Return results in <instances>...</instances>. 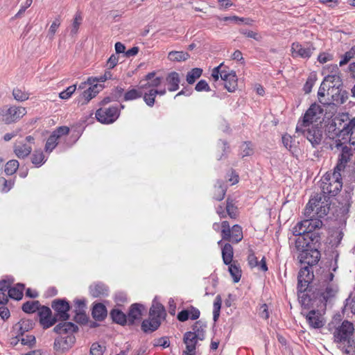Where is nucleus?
<instances>
[{"label": "nucleus", "instance_id": "obj_1", "mask_svg": "<svg viewBox=\"0 0 355 355\" xmlns=\"http://www.w3.org/2000/svg\"><path fill=\"white\" fill-rule=\"evenodd\" d=\"M329 132L332 130V138H340L353 146L355 150V117L350 119L348 113H342L336 116L329 126ZM331 137V135L329 136Z\"/></svg>", "mask_w": 355, "mask_h": 355}, {"label": "nucleus", "instance_id": "obj_2", "mask_svg": "<svg viewBox=\"0 0 355 355\" xmlns=\"http://www.w3.org/2000/svg\"><path fill=\"white\" fill-rule=\"evenodd\" d=\"M334 275L330 270H324L318 279V284L311 293V299H318L321 302H327L335 297L338 287L334 281Z\"/></svg>", "mask_w": 355, "mask_h": 355}, {"label": "nucleus", "instance_id": "obj_3", "mask_svg": "<svg viewBox=\"0 0 355 355\" xmlns=\"http://www.w3.org/2000/svg\"><path fill=\"white\" fill-rule=\"evenodd\" d=\"M354 331L353 324L344 320L332 333L334 343L345 355H355V340L352 338Z\"/></svg>", "mask_w": 355, "mask_h": 355}, {"label": "nucleus", "instance_id": "obj_4", "mask_svg": "<svg viewBox=\"0 0 355 355\" xmlns=\"http://www.w3.org/2000/svg\"><path fill=\"white\" fill-rule=\"evenodd\" d=\"M314 279L313 270L310 266L302 268L297 275V294L302 306H307L311 301L313 291L312 282Z\"/></svg>", "mask_w": 355, "mask_h": 355}, {"label": "nucleus", "instance_id": "obj_5", "mask_svg": "<svg viewBox=\"0 0 355 355\" xmlns=\"http://www.w3.org/2000/svg\"><path fill=\"white\" fill-rule=\"evenodd\" d=\"M78 330V327L71 322H60L53 328V331L58 334H66L64 337L58 336L55 339L53 348L55 351L64 352L74 344L76 338L73 333Z\"/></svg>", "mask_w": 355, "mask_h": 355}, {"label": "nucleus", "instance_id": "obj_6", "mask_svg": "<svg viewBox=\"0 0 355 355\" xmlns=\"http://www.w3.org/2000/svg\"><path fill=\"white\" fill-rule=\"evenodd\" d=\"M329 197L322 193H317L311 198L305 208L306 217L323 218L330 209Z\"/></svg>", "mask_w": 355, "mask_h": 355}, {"label": "nucleus", "instance_id": "obj_7", "mask_svg": "<svg viewBox=\"0 0 355 355\" xmlns=\"http://www.w3.org/2000/svg\"><path fill=\"white\" fill-rule=\"evenodd\" d=\"M343 187L340 173L334 170L333 172L327 173L320 180L322 194L329 196H335Z\"/></svg>", "mask_w": 355, "mask_h": 355}, {"label": "nucleus", "instance_id": "obj_8", "mask_svg": "<svg viewBox=\"0 0 355 355\" xmlns=\"http://www.w3.org/2000/svg\"><path fill=\"white\" fill-rule=\"evenodd\" d=\"M347 144L348 143L344 142V141L340 138H336L334 142V148L340 150L338 163L334 170L340 173L345 169L347 163L350 160L352 156V149L347 146Z\"/></svg>", "mask_w": 355, "mask_h": 355}, {"label": "nucleus", "instance_id": "obj_9", "mask_svg": "<svg viewBox=\"0 0 355 355\" xmlns=\"http://www.w3.org/2000/svg\"><path fill=\"white\" fill-rule=\"evenodd\" d=\"M327 99H320V103L323 105L343 104L348 99V92L343 89L342 86L334 87L327 93Z\"/></svg>", "mask_w": 355, "mask_h": 355}, {"label": "nucleus", "instance_id": "obj_10", "mask_svg": "<svg viewBox=\"0 0 355 355\" xmlns=\"http://www.w3.org/2000/svg\"><path fill=\"white\" fill-rule=\"evenodd\" d=\"M323 110L316 104H313L307 110L302 120H299L296 130H301L302 128L309 127L313 122H316L320 119Z\"/></svg>", "mask_w": 355, "mask_h": 355}, {"label": "nucleus", "instance_id": "obj_11", "mask_svg": "<svg viewBox=\"0 0 355 355\" xmlns=\"http://www.w3.org/2000/svg\"><path fill=\"white\" fill-rule=\"evenodd\" d=\"M26 114V108L21 106L4 107L1 112L2 121L6 124H10L19 120Z\"/></svg>", "mask_w": 355, "mask_h": 355}, {"label": "nucleus", "instance_id": "obj_12", "mask_svg": "<svg viewBox=\"0 0 355 355\" xmlns=\"http://www.w3.org/2000/svg\"><path fill=\"white\" fill-rule=\"evenodd\" d=\"M318 248L315 245H311L309 248H306L302 251L297 258L301 263L307 264L306 266L313 267L316 265L320 259V252L318 249Z\"/></svg>", "mask_w": 355, "mask_h": 355}, {"label": "nucleus", "instance_id": "obj_13", "mask_svg": "<svg viewBox=\"0 0 355 355\" xmlns=\"http://www.w3.org/2000/svg\"><path fill=\"white\" fill-rule=\"evenodd\" d=\"M119 116L117 107L100 108L96 112V118L101 123L109 124L114 122Z\"/></svg>", "mask_w": 355, "mask_h": 355}, {"label": "nucleus", "instance_id": "obj_14", "mask_svg": "<svg viewBox=\"0 0 355 355\" xmlns=\"http://www.w3.org/2000/svg\"><path fill=\"white\" fill-rule=\"evenodd\" d=\"M51 307L55 312L54 317H57L58 321L66 322L69 319L68 312L70 309V306L67 300L63 299L54 300L51 303Z\"/></svg>", "mask_w": 355, "mask_h": 355}, {"label": "nucleus", "instance_id": "obj_15", "mask_svg": "<svg viewBox=\"0 0 355 355\" xmlns=\"http://www.w3.org/2000/svg\"><path fill=\"white\" fill-rule=\"evenodd\" d=\"M300 132L310 141L313 146H316L321 143L322 139V130L317 125H310L296 130Z\"/></svg>", "mask_w": 355, "mask_h": 355}, {"label": "nucleus", "instance_id": "obj_16", "mask_svg": "<svg viewBox=\"0 0 355 355\" xmlns=\"http://www.w3.org/2000/svg\"><path fill=\"white\" fill-rule=\"evenodd\" d=\"M315 47L312 43L307 42L302 44L299 42H294L291 46V51L293 57H300L303 59H309L314 51Z\"/></svg>", "mask_w": 355, "mask_h": 355}, {"label": "nucleus", "instance_id": "obj_17", "mask_svg": "<svg viewBox=\"0 0 355 355\" xmlns=\"http://www.w3.org/2000/svg\"><path fill=\"white\" fill-rule=\"evenodd\" d=\"M37 311L40 322L43 328L48 329L58 322L57 317L52 315V312L50 308L42 306L41 307L40 306Z\"/></svg>", "mask_w": 355, "mask_h": 355}, {"label": "nucleus", "instance_id": "obj_18", "mask_svg": "<svg viewBox=\"0 0 355 355\" xmlns=\"http://www.w3.org/2000/svg\"><path fill=\"white\" fill-rule=\"evenodd\" d=\"M306 320L311 328L320 329L324 324V320L319 311L311 310L306 313Z\"/></svg>", "mask_w": 355, "mask_h": 355}, {"label": "nucleus", "instance_id": "obj_19", "mask_svg": "<svg viewBox=\"0 0 355 355\" xmlns=\"http://www.w3.org/2000/svg\"><path fill=\"white\" fill-rule=\"evenodd\" d=\"M220 78L225 82L224 87L230 92H233L237 87V78L233 71L220 74Z\"/></svg>", "mask_w": 355, "mask_h": 355}, {"label": "nucleus", "instance_id": "obj_20", "mask_svg": "<svg viewBox=\"0 0 355 355\" xmlns=\"http://www.w3.org/2000/svg\"><path fill=\"white\" fill-rule=\"evenodd\" d=\"M307 219L300 222V226L304 227L306 232H315L322 226V222L320 220V218L317 217H306Z\"/></svg>", "mask_w": 355, "mask_h": 355}, {"label": "nucleus", "instance_id": "obj_21", "mask_svg": "<svg viewBox=\"0 0 355 355\" xmlns=\"http://www.w3.org/2000/svg\"><path fill=\"white\" fill-rule=\"evenodd\" d=\"M144 309L143 305L139 304H134L130 306L127 315L128 324H133L135 320L141 318Z\"/></svg>", "mask_w": 355, "mask_h": 355}, {"label": "nucleus", "instance_id": "obj_22", "mask_svg": "<svg viewBox=\"0 0 355 355\" xmlns=\"http://www.w3.org/2000/svg\"><path fill=\"white\" fill-rule=\"evenodd\" d=\"M149 315L153 318H159V321L164 319L166 311L164 306L157 302H153L150 309Z\"/></svg>", "mask_w": 355, "mask_h": 355}, {"label": "nucleus", "instance_id": "obj_23", "mask_svg": "<svg viewBox=\"0 0 355 355\" xmlns=\"http://www.w3.org/2000/svg\"><path fill=\"white\" fill-rule=\"evenodd\" d=\"M198 340H200L198 338H196L195 334H191V331H187L184 334L183 341L186 345V350L189 352H195Z\"/></svg>", "mask_w": 355, "mask_h": 355}, {"label": "nucleus", "instance_id": "obj_24", "mask_svg": "<svg viewBox=\"0 0 355 355\" xmlns=\"http://www.w3.org/2000/svg\"><path fill=\"white\" fill-rule=\"evenodd\" d=\"M161 321L159 318H153L149 315L148 320H144L141 324V329L144 332H153L160 326Z\"/></svg>", "mask_w": 355, "mask_h": 355}, {"label": "nucleus", "instance_id": "obj_25", "mask_svg": "<svg viewBox=\"0 0 355 355\" xmlns=\"http://www.w3.org/2000/svg\"><path fill=\"white\" fill-rule=\"evenodd\" d=\"M166 80L168 85V91L175 92L179 89L180 79L179 74L177 72L173 71L168 73Z\"/></svg>", "mask_w": 355, "mask_h": 355}, {"label": "nucleus", "instance_id": "obj_26", "mask_svg": "<svg viewBox=\"0 0 355 355\" xmlns=\"http://www.w3.org/2000/svg\"><path fill=\"white\" fill-rule=\"evenodd\" d=\"M92 315L96 320H103L107 315L106 307L101 303L95 304L92 309Z\"/></svg>", "mask_w": 355, "mask_h": 355}, {"label": "nucleus", "instance_id": "obj_27", "mask_svg": "<svg viewBox=\"0 0 355 355\" xmlns=\"http://www.w3.org/2000/svg\"><path fill=\"white\" fill-rule=\"evenodd\" d=\"M248 261L251 268L257 266L262 271L268 270V267L264 257L261 259L260 263H259L257 258L255 257L254 254L251 252L248 257Z\"/></svg>", "mask_w": 355, "mask_h": 355}, {"label": "nucleus", "instance_id": "obj_28", "mask_svg": "<svg viewBox=\"0 0 355 355\" xmlns=\"http://www.w3.org/2000/svg\"><path fill=\"white\" fill-rule=\"evenodd\" d=\"M233 248L230 243H225L222 248L223 261L225 265H229L233 262Z\"/></svg>", "mask_w": 355, "mask_h": 355}, {"label": "nucleus", "instance_id": "obj_29", "mask_svg": "<svg viewBox=\"0 0 355 355\" xmlns=\"http://www.w3.org/2000/svg\"><path fill=\"white\" fill-rule=\"evenodd\" d=\"M110 316L112 320L117 324L124 325L128 323L127 315L119 309H112L110 312Z\"/></svg>", "mask_w": 355, "mask_h": 355}, {"label": "nucleus", "instance_id": "obj_30", "mask_svg": "<svg viewBox=\"0 0 355 355\" xmlns=\"http://www.w3.org/2000/svg\"><path fill=\"white\" fill-rule=\"evenodd\" d=\"M24 285L22 284H17L15 286L10 287L8 290V297L16 300H20L23 297V291Z\"/></svg>", "mask_w": 355, "mask_h": 355}, {"label": "nucleus", "instance_id": "obj_31", "mask_svg": "<svg viewBox=\"0 0 355 355\" xmlns=\"http://www.w3.org/2000/svg\"><path fill=\"white\" fill-rule=\"evenodd\" d=\"M294 244L295 250L299 252V254L311 245V243L307 241V238L304 236V235L297 236L295 239Z\"/></svg>", "mask_w": 355, "mask_h": 355}, {"label": "nucleus", "instance_id": "obj_32", "mask_svg": "<svg viewBox=\"0 0 355 355\" xmlns=\"http://www.w3.org/2000/svg\"><path fill=\"white\" fill-rule=\"evenodd\" d=\"M32 147L27 144H19L14 146V152L19 158H24L30 155Z\"/></svg>", "mask_w": 355, "mask_h": 355}, {"label": "nucleus", "instance_id": "obj_33", "mask_svg": "<svg viewBox=\"0 0 355 355\" xmlns=\"http://www.w3.org/2000/svg\"><path fill=\"white\" fill-rule=\"evenodd\" d=\"M206 325L203 324L200 321L196 322L192 327L191 334H195L196 338L200 340H203L205 337Z\"/></svg>", "mask_w": 355, "mask_h": 355}, {"label": "nucleus", "instance_id": "obj_34", "mask_svg": "<svg viewBox=\"0 0 355 355\" xmlns=\"http://www.w3.org/2000/svg\"><path fill=\"white\" fill-rule=\"evenodd\" d=\"M190 57L187 52L172 51L168 53V58L173 62H182L187 60Z\"/></svg>", "mask_w": 355, "mask_h": 355}, {"label": "nucleus", "instance_id": "obj_35", "mask_svg": "<svg viewBox=\"0 0 355 355\" xmlns=\"http://www.w3.org/2000/svg\"><path fill=\"white\" fill-rule=\"evenodd\" d=\"M243 239V232L241 227L238 225H234L231 230L230 239H224L225 241L238 243Z\"/></svg>", "mask_w": 355, "mask_h": 355}, {"label": "nucleus", "instance_id": "obj_36", "mask_svg": "<svg viewBox=\"0 0 355 355\" xmlns=\"http://www.w3.org/2000/svg\"><path fill=\"white\" fill-rule=\"evenodd\" d=\"M229 272L233 277L234 282H239L241 277V270L237 261H235L229 264Z\"/></svg>", "mask_w": 355, "mask_h": 355}, {"label": "nucleus", "instance_id": "obj_37", "mask_svg": "<svg viewBox=\"0 0 355 355\" xmlns=\"http://www.w3.org/2000/svg\"><path fill=\"white\" fill-rule=\"evenodd\" d=\"M89 292L94 297H98L106 294L107 288L101 284H96L90 286Z\"/></svg>", "mask_w": 355, "mask_h": 355}, {"label": "nucleus", "instance_id": "obj_38", "mask_svg": "<svg viewBox=\"0 0 355 355\" xmlns=\"http://www.w3.org/2000/svg\"><path fill=\"white\" fill-rule=\"evenodd\" d=\"M32 327L33 324L30 320H21L15 325V329L17 330V336H22Z\"/></svg>", "mask_w": 355, "mask_h": 355}, {"label": "nucleus", "instance_id": "obj_39", "mask_svg": "<svg viewBox=\"0 0 355 355\" xmlns=\"http://www.w3.org/2000/svg\"><path fill=\"white\" fill-rule=\"evenodd\" d=\"M202 73L200 68H193L187 74L186 80L189 85L193 84L196 80L199 78Z\"/></svg>", "mask_w": 355, "mask_h": 355}, {"label": "nucleus", "instance_id": "obj_40", "mask_svg": "<svg viewBox=\"0 0 355 355\" xmlns=\"http://www.w3.org/2000/svg\"><path fill=\"white\" fill-rule=\"evenodd\" d=\"M157 95V89H150L148 92H145L144 96V101L149 107H153L155 104V97Z\"/></svg>", "mask_w": 355, "mask_h": 355}, {"label": "nucleus", "instance_id": "obj_41", "mask_svg": "<svg viewBox=\"0 0 355 355\" xmlns=\"http://www.w3.org/2000/svg\"><path fill=\"white\" fill-rule=\"evenodd\" d=\"M304 236L307 238V241L311 243V245L317 246L318 248L320 245V234L318 232H305Z\"/></svg>", "mask_w": 355, "mask_h": 355}, {"label": "nucleus", "instance_id": "obj_42", "mask_svg": "<svg viewBox=\"0 0 355 355\" xmlns=\"http://www.w3.org/2000/svg\"><path fill=\"white\" fill-rule=\"evenodd\" d=\"M40 304L39 301H28L22 306V310L27 313H32L39 309Z\"/></svg>", "mask_w": 355, "mask_h": 355}, {"label": "nucleus", "instance_id": "obj_43", "mask_svg": "<svg viewBox=\"0 0 355 355\" xmlns=\"http://www.w3.org/2000/svg\"><path fill=\"white\" fill-rule=\"evenodd\" d=\"M326 81L331 85V88L338 86H342V80L338 73L325 75Z\"/></svg>", "mask_w": 355, "mask_h": 355}, {"label": "nucleus", "instance_id": "obj_44", "mask_svg": "<svg viewBox=\"0 0 355 355\" xmlns=\"http://www.w3.org/2000/svg\"><path fill=\"white\" fill-rule=\"evenodd\" d=\"M18 168H19V162L15 159H12V160L8 161L6 163L4 171H5V173H6V175H11L17 171Z\"/></svg>", "mask_w": 355, "mask_h": 355}, {"label": "nucleus", "instance_id": "obj_45", "mask_svg": "<svg viewBox=\"0 0 355 355\" xmlns=\"http://www.w3.org/2000/svg\"><path fill=\"white\" fill-rule=\"evenodd\" d=\"M12 96L17 101H25L29 98V94L19 88H15L13 89Z\"/></svg>", "mask_w": 355, "mask_h": 355}, {"label": "nucleus", "instance_id": "obj_46", "mask_svg": "<svg viewBox=\"0 0 355 355\" xmlns=\"http://www.w3.org/2000/svg\"><path fill=\"white\" fill-rule=\"evenodd\" d=\"M162 83V78L156 77L154 79L146 82L145 83H142V81L140 82V89H154L155 87H157L160 85Z\"/></svg>", "mask_w": 355, "mask_h": 355}, {"label": "nucleus", "instance_id": "obj_47", "mask_svg": "<svg viewBox=\"0 0 355 355\" xmlns=\"http://www.w3.org/2000/svg\"><path fill=\"white\" fill-rule=\"evenodd\" d=\"M32 163L35 166H41L44 162V155L41 150H35L32 155Z\"/></svg>", "mask_w": 355, "mask_h": 355}, {"label": "nucleus", "instance_id": "obj_48", "mask_svg": "<svg viewBox=\"0 0 355 355\" xmlns=\"http://www.w3.org/2000/svg\"><path fill=\"white\" fill-rule=\"evenodd\" d=\"M142 92L136 89H132L124 94V100L125 101H132L142 96Z\"/></svg>", "mask_w": 355, "mask_h": 355}, {"label": "nucleus", "instance_id": "obj_49", "mask_svg": "<svg viewBox=\"0 0 355 355\" xmlns=\"http://www.w3.org/2000/svg\"><path fill=\"white\" fill-rule=\"evenodd\" d=\"M82 16L80 13H76L71 28V35H74L78 33V31L79 29L80 25L81 24L82 21Z\"/></svg>", "mask_w": 355, "mask_h": 355}, {"label": "nucleus", "instance_id": "obj_50", "mask_svg": "<svg viewBox=\"0 0 355 355\" xmlns=\"http://www.w3.org/2000/svg\"><path fill=\"white\" fill-rule=\"evenodd\" d=\"M58 140L55 136L51 134L46 141L45 150L46 152H51L57 146L58 144Z\"/></svg>", "mask_w": 355, "mask_h": 355}, {"label": "nucleus", "instance_id": "obj_51", "mask_svg": "<svg viewBox=\"0 0 355 355\" xmlns=\"http://www.w3.org/2000/svg\"><path fill=\"white\" fill-rule=\"evenodd\" d=\"M221 236L222 239H230V232L231 230L230 227V224L227 221H223L221 223Z\"/></svg>", "mask_w": 355, "mask_h": 355}, {"label": "nucleus", "instance_id": "obj_52", "mask_svg": "<svg viewBox=\"0 0 355 355\" xmlns=\"http://www.w3.org/2000/svg\"><path fill=\"white\" fill-rule=\"evenodd\" d=\"M76 89V85H73L69 87H68L65 90L62 91L59 94V96L62 99H68L69 98L71 95L75 92Z\"/></svg>", "mask_w": 355, "mask_h": 355}, {"label": "nucleus", "instance_id": "obj_53", "mask_svg": "<svg viewBox=\"0 0 355 355\" xmlns=\"http://www.w3.org/2000/svg\"><path fill=\"white\" fill-rule=\"evenodd\" d=\"M226 210L231 218H235L236 217V208L234 206L232 201L230 199L227 200Z\"/></svg>", "mask_w": 355, "mask_h": 355}, {"label": "nucleus", "instance_id": "obj_54", "mask_svg": "<svg viewBox=\"0 0 355 355\" xmlns=\"http://www.w3.org/2000/svg\"><path fill=\"white\" fill-rule=\"evenodd\" d=\"M60 22L59 19H55L53 23L51 24L49 30L48 36L50 40H52L54 37V35L57 31L58 28L60 26Z\"/></svg>", "mask_w": 355, "mask_h": 355}, {"label": "nucleus", "instance_id": "obj_55", "mask_svg": "<svg viewBox=\"0 0 355 355\" xmlns=\"http://www.w3.org/2000/svg\"><path fill=\"white\" fill-rule=\"evenodd\" d=\"M69 132V128L67 126H60L52 132L53 135L59 139L63 135H67Z\"/></svg>", "mask_w": 355, "mask_h": 355}, {"label": "nucleus", "instance_id": "obj_56", "mask_svg": "<svg viewBox=\"0 0 355 355\" xmlns=\"http://www.w3.org/2000/svg\"><path fill=\"white\" fill-rule=\"evenodd\" d=\"M226 189L221 184L216 189L214 198L218 201L222 200L225 195Z\"/></svg>", "mask_w": 355, "mask_h": 355}, {"label": "nucleus", "instance_id": "obj_57", "mask_svg": "<svg viewBox=\"0 0 355 355\" xmlns=\"http://www.w3.org/2000/svg\"><path fill=\"white\" fill-rule=\"evenodd\" d=\"M195 89L199 92L203 91L209 92L210 91V87L206 80H201L196 85Z\"/></svg>", "mask_w": 355, "mask_h": 355}, {"label": "nucleus", "instance_id": "obj_58", "mask_svg": "<svg viewBox=\"0 0 355 355\" xmlns=\"http://www.w3.org/2000/svg\"><path fill=\"white\" fill-rule=\"evenodd\" d=\"M223 65V63H221L220 65L214 68L212 70L211 77L214 78L215 81H217L218 80L219 77H220L221 73L226 72V71L221 69Z\"/></svg>", "mask_w": 355, "mask_h": 355}, {"label": "nucleus", "instance_id": "obj_59", "mask_svg": "<svg viewBox=\"0 0 355 355\" xmlns=\"http://www.w3.org/2000/svg\"><path fill=\"white\" fill-rule=\"evenodd\" d=\"M103 347L101 346L98 343H93L90 348V354L91 355H103Z\"/></svg>", "mask_w": 355, "mask_h": 355}, {"label": "nucleus", "instance_id": "obj_60", "mask_svg": "<svg viewBox=\"0 0 355 355\" xmlns=\"http://www.w3.org/2000/svg\"><path fill=\"white\" fill-rule=\"evenodd\" d=\"M338 73V67L337 64L327 65L322 70L323 75Z\"/></svg>", "mask_w": 355, "mask_h": 355}, {"label": "nucleus", "instance_id": "obj_61", "mask_svg": "<svg viewBox=\"0 0 355 355\" xmlns=\"http://www.w3.org/2000/svg\"><path fill=\"white\" fill-rule=\"evenodd\" d=\"M92 92L93 91L89 88L83 92L82 95L83 98H84V101L82 104H87L92 98L96 96V95Z\"/></svg>", "mask_w": 355, "mask_h": 355}, {"label": "nucleus", "instance_id": "obj_62", "mask_svg": "<svg viewBox=\"0 0 355 355\" xmlns=\"http://www.w3.org/2000/svg\"><path fill=\"white\" fill-rule=\"evenodd\" d=\"M119 57L116 55L112 54L107 60V66L109 69L114 68L118 63Z\"/></svg>", "mask_w": 355, "mask_h": 355}, {"label": "nucleus", "instance_id": "obj_63", "mask_svg": "<svg viewBox=\"0 0 355 355\" xmlns=\"http://www.w3.org/2000/svg\"><path fill=\"white\" fill-rule=\"evenodd\" d=\"M240 33L241 34L245 35L248 37L253 38L257 41L259 40V39H260V37L259 36L258 33H257L254 31H246V30L241 29V30H240Z\"/></svg>", "mask_w": 355, "mask_h": 355}, {"label": "nucleus", "instance_id": "obj_64", "mask_svg": "<svg viewBox=\"0 0 355 355\" xmlns=\"http://www.w3.org/2000/svg\"><path fill=\"white\" fill-rule=\"evenodd\" d=\"M347 307H348L351 310V312L355 315V296L352 299H347L346 300L345 308Z\"/></svg>", "mask_w": 355, "mask_h": 355}]
</instances>
